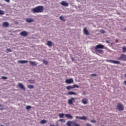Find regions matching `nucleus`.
Masks as SVG:
<instances>
[{
	"label": "nucleus",
	"instance_id": "1",
	"mask_svg": "<svg viewBox=\"0 0 126 126\" xmlns=\"http://www.w3.org/2000/svg\"><path fill=\"white\" fill-rule=\"evenodd\" d=\"M44 11V6L39 5L32 9V13H42Z\"/></svg>",
	"mask_w": 126,
	"mask_h": 126
},
{
	"label": "nucleus",
	"instance_id": "2",
	"mask_svg": "<svg viewBox=\"0 0 126 126\" xmlns=\"http://www.w3.org/2000/svg\"><path fill=\"white\" fill-rule=\"evenodd\" d=\"M104 49L103 44H98L96 45L94 50L97 53H98V54H104V50H103V49Z\"/></svg>",
	"mask_w": 126,
	"mask_h": 126
},
{
	"label": "nucleus",
	"instance_id": "3",
	"mask_svg": "<svg viewBox=\"0 0 126 126\" xmlns=\"http://www.w3.org/2000/svg\"><path fill=\"white\" fill-rule=\"evenodd\" d=\"M117 110L122 111H124L125 108L124 107V104L122 103H118L117 104Z\"/></svg>",
	"mask_w": 126,
	"mask_h": 126
},
{
	"label": "nucleus",
	"instance_id": "4",
	"mask_svg": "<svg viewBox=\"0 0 126 126\" xmlns=\"http://www.w3.org/2000/svg\"><path fill=\"white\" fill-rule=\"evenodd\" d=\"M118 61H123L126 62V55L125 54H122L120 57L117 59Z\"/></svg>",
	"mask_w": 126,
	"mask_h": 126
},
{
	"label": "nucleus",
	"instance_id": "5",
	"mask_svg": "<svg viewBox=\"0 0 126 126\" xmlns=\"http://www.w3.org/2000/svg\"><path fill=\"white\" fill-rule=\"evenodd\" d=\"M106 62H107V63H115V64H120V63H121V62H120V61L112 60H106Z\"/></svg>",
	"mask_w": 126,
	"mask_h": 126
},
{
	"label": "nucleus",
	"instance_id": "6",
	"mask_svg": "<svg viewBox=\"0 0 126 126\" xmlns=\"http://www.w3.org/2000/svg\"><path fill=\"white\" fill-rule=\"evenodd\" d=\"M76 98L74 97H71V99L68 100V104L69 105H73V102Z\"/></svg>",
	"mask_w": 126,
	"mask_h": 126
},
{
	"label": "nucleus",
	"instance_id": "7",
	"mask_svg": "<svg viewBox=\"0 0 126 126\" xmlns=\"http://www.w3.org/2000/svg\"><path fill=\"white\" fill-rule=\"evenodd\" d=\"M65 82L67 84H71V83H73V79H66Z\"/></svg>",
	"mask_w": 126,
	"mask_h": 126
},
{
	"label": "nucleus",
	"instance_id": "8",
	"mask_svg": "<svg viewBox=\"0 0 126 126\" xmlns=\"http://www.w3.org/2000/svg\"><path fill=\"white\" fill-rule=\"evenodd\" d=\"M61 5H63V6H68L69 4L65 1H62L61 2Z\"/></svg>",
	"mask_w": 126,
	"mask_h": 126
},
{
	"label": "nucleus",
	"instance_id": "9",
	"mask_svg": "<svg viewBox=\"0 0 126 126\" xmlns=\"http://www.w3.org/2000/svg\"><path fill=\"white\" fill-rule=\"evenodd\" d=\"M26 22H28V23H31L32 22H34V19H30V18H27L26 19Z\"/></svg>",
	"mask_w": 126,
	"mask_h": 126
},
{
	"label": "nucleus",
	"instance_id": "10",
	"mask_svg": "<svg viewBox=\"0 0 126 126\" xmlns=\"http://www.w3.org/2000/svg\"><path fill=\"white\" fill-rule=\"evenodd\" d=\"M83 33L85 34V35H89V32L86 29V28H84L83 29Z\"/></svg>",
	"mask_w": 126,
	"mask_h": 126
},
{
	"label": "nucleus",
	"instance_id": "11",
	"mask_svg": "<svg viewBox=\"0 0 126 126\" xmlns=\"http://www.w3.org/2000/svg\"><path fill=\"white\" fill-rule=\"evenodd\" d=\"M28 33H27V32L26 31H23L20 33V35L21 36H28Z\"/></svg>",
	"mask_w": 126,
	"mask_h": 126
},
{
	"label": "nucleus",
	"instance_id": "12",
	"mask_svg": "<svg viewBox=\"0 0 126 126\" xmlns=\"http://www.w3.org/2000/svg\"><path fill=\"white\" fill-rule=\"evenodd\" d=\"M18 86H19V87H20L21 89H22V90H24V91H25V87H24V86H23V84H22V83H19L18 84Z\"/></svg>",
	"mask_w": 126,
	"mask_h": 126
},
{
	"label": "nucleus",
	"instance_id": "13",
	"mask_svg": "<svg viewBox=\"0 0 126 126\" xmlns=\"http://www.w3.org/2000/svg\"><path fill=\"white\" fill-rule=\"evenodd\" d=\"M65 117L66 118H67V119H70V120H71V119L73 118V117H72V116H71V115H70L69 114H65Z\"/></svg>",
	"mask_w": 126,
	"mask_h": 126
},
{
	"label": "nucleus",
	"instance_id": "14",
	"mask_svg": "<svg viewBox=\"0 0 126 126\" xmlns=\"http://www.w3.org/2000/svg\"><path fill=\"white\" fill-rule=\"evenodd\" d=\"M18 63H28V61L20 60L18 61Z\"/></svg>",
	"mask_w": 126,
	"mask_h": 126
},
{
	"label": "nucleus",
	"instance_id": "15",
	"mask_svg": "<svg viewBox=\"0 0 126 126\" xmlns=\"http://www.w3.org/2000/svg\"><path fill=\"white\" fill-rule=\"evenodd\" d=\"M8 26H9V24L8 22H5L3 23L2 24L3 27H8Z\"/></svg>",
	"mask_w": 126,
	"mask_h": 126
},
{
	"label": "nucleus",
	"instance_id": "16",
	"mask_svg": "<svg viewBox=\"0 0 126 126\" xmlns=\"http://www.w3.org/2000/svg\"><path fill=\"white\" fill-rule=\"evenodd\" d=\"M53 42L51 41H48L47 43L46 44L47 46H48V47H52L53 46Z\"/></svg>",
	"mask_w": 126,
	"mask_h": 126
},
{
	"label": "nucleus",
	"instance_id": "17",
	"mask_svg": "<svg viewBox=\"0 0 126 126\" xmlns=\"http://www.w3.org/2000/svg\"><path fill=\"white\" fill-rule=\"evenodd\" d=\"M29 63L30 64H31V65H32V66L37 65V63H36V62L30 61Z\"/></svg>",
	"mask_w": 126,
	"mask_h": 126
},
{
	"label": "nucleus",
	"instance_id": "18",
	"mask_svg": "<svg viewBox=\"0 0 126 126\" xmlns=\"http://www.w3.org/2000/svg\"><path fill=\"white\" fill-rule=\"evenodd\" d=\"M83 104L86 105L87 104V98H83L82 100Z\"/></svg>",
	"mask_w": 126,
	"mask_h": 126
},
{
	"label": "nucleus",
	"instance_id": "19",
	"mask_svg": "<svg viewBox=\"0 0 126 126\" xmlns=\"http://www.w3.org/2000/svg\"><path fill=\"white\" fill-rule=\"evenodd\" d=\"M67 94L68 95H77V94L73 92H69L67 93Z\"/></svg>",
	"mask_w": 126,
	"mask_h": 126
},
{
	"label": "nucleus",
	"instance_id": "20",
	"mask_svg": "<svg viewBox=\"0 0 126 126\" xmlns=\"http://www.w3.org/2000/svg\"><path fill=\"white\" fill-rule=\"evenodd\" d=\"M64 116H65V114H63V113H60L59 114V117L60 118H63V117H64Z\"/></svg>",
	"mask_w": 126,
	"mask_h": 126
},
{
	"label": "nucleus",
	"instance_id": "21",
	"mask_svg": "<svg viewBox=\"0 0 126 126\" xmlns=\"http://www.w3.org/2000/svg\"><path fill=\"white\" fill-rule=\"evenodd\" d=\"M66 89H67V90H70V89H73V88L72 86H68L66 87Z\"/></svg>",
	"mask_w": 126,
	"mask_h": 126
},
{
	"label": "nucleus",
	"instance_id": "22",
	"mask_svg": "<svg viewBox=\"0 0 126 126\" xmlns=\"http://www.w3.org/2000/svg\"><path fill=\"white\" fill-rule=\"evenodd\" d=\"M47 123H48V121H47V120H43L40 121V124H46Z\"/></svg>",
	"mask_w": 126,
	"mask_h": 126
},
{
	"label": "nucleus",
	"instance_id": "23",
	"mask_svg": "<svg viewBox=\"0 0 126 126\" xmlns=\"http://www.w3.org/2000/svg\"><path fill=\"white\" fill-rule=\"evenodd\" d=\"M80 120H83L84 121H85L86 120H87V117H86V116H82L81 117H80Z\"/></svg>",
	"mask_w": 126,
	"mask_h": 126
},
{
	"label": "nucleus",
	"instance_id": "24",
	"mask_svg": "<svg viewBox=\"0 0 126 126\" xmlns=\"http://www.w3.org/2000/svg\"><path fill=\"white\" fill-rule=\"evenodd\" d=\"M28 88L30 89H33L34 88V86L32 85H29L28 86Z\"/></svg>",
	"mask_w": 126,
	"mask_h": 126
},
{
	"label": "nucleus",
	"instance_id": "25",
	"mask_svg": "<svg viewBox=\"0 0 126 126\" xmlns=\"http://www.w3.org/2000/svg\"><path fill=\"white\" fill-rule=\"evenodd\" d=\"M42 62L43 63H44V64H46V65H47V64L48 63V61H47L46 60H43Z\"/></svg>",
	"mask_w": 126,
	"mask_h": 126
},
{
	"label": "nucleus",
	"instance_id": "26",
	"mask_svg": "<svg viewBox=\"0 0 126 126\" xmlns=\"http://www.w3.org/2000/svg\"><path fill=\"white\" fill-rule=\"evenodd\" d=\"M72 87H73V88H79V86L76 84L73 85L72 86Z\"/></svg>",
	"mask_w": 126,
	"mask_h": 126
},
{
	"label": "nucleus",
	"instance_id": "27",
	"mask_svg": "<svg viewBox=\"0 0 126 126\" xmlns=\"http://www.w3.org/2000/svg\"><path fill=\"white\" fill-rule=\"evenodd\" d=\"M59 18H60V20H62L63 21H65L64 18H63V17L62 16H61Z\"/></svg>",
	"mask_w": 126,
	"mask_h": 126
},
{
	"label": "nucleus",
	"instance_id": "28",
	"mask_svg": "<svg viewBox=\"0 0 126 126\" xmlns=\"http://www.w3.org/2000/svg\"><path fill=\"white\" fill-rule=\"evenodd\" d=\"M6 51L7 53H11L12 52V50L9 48H7Z\"/></svg>",
	"mask_w": 126,
	"mask_h": 126
},
{
	"label": "nucleus",
	"instance_id": "29",
	"mask_svg": "<svg viewBox=\"0 0 126 126\" xmlns=\"http://www.w3.org/2000/svg\"><path fill=\"white\" fill-rule=\"evenodd\" d=\"M5 12L4 11L0 10V15H3V14H4Z\"/></svg>",
	"mask_w": 126,
	"mask_h": 126
},
{
	"label": "nucleus",
	"instance_id": "30",
	"mask_svg": "<svg viewBox=\"0 0 126 126\" xmlns=\"http://www.w3.org/2000/svg\"><path fill=\"white\" fill-rule=\"evenodd\" d=\"M100 32L102 33V34H105V33H106V32L104 31V30H100Z\"/></svg>",
	"mask_w": 126,
	"mask_h": 126
},
{
	"label": "nucleus",
	"instance_id": "31",
	"mask_svg": "<svg viewBox=\"0 0 126 126\" xmlns=\"http://www.w3.org/2000/svg\"><path fill=\"white\" fill-rule=\"evenodd\" d=\"M122 49H123V53H126V47H123L122 48Z\"/></svg>",
	"mask_w": 126,
	"mask_h": 126
},
{
	"label": "nucleus",
	"instance_id": "32",
	"mask_svg": "<svg viewBox=\"0 0 126 126\" xmlns=\"http://www.w3.org/2000/svg\"><path fill=\"white\" fill-rule=\"evenodd\" d=\"M31 108V106L28 105V106H27L26 107V109L27 110H30V108Z\"/></svg>",
	"mask_w": 126,
	"mask_h": 126
},
{
	"label": "nucleus",
	"instance_id": "33",
	"mask_svg": "<svg viewBox=\"0 0 126 126\" xmlns=\"http://www.w3.org/2000/svg\"><path fill=\"white\" fill-rule=\"evenodd\" d=\"M1 78H2V79H4V80L7 79V77H5V76H2Z\"/></svg>",
	"mask_w": 126,
	"mask_h": 126
},
{
	"label": "nucleus",
	"instance_id": "34",
	"mask_svg": "<svg viewBox=\"0 0 126 126\" xmlns=\"http://www.w3.org/2000/svg\"><path fill=\"white\" fill-rule=\"evenodd\" d=\"M91 76H97V74H91Z\"/></svg>",
	"mask_w": 126,
	"mask_h": 126
},
{
	"label": "nucleus",
	"instance_id": "35",
	"mask_svg": "<svg viewBox=\"0 0 126 126\" xmlns=\"http://www.w3.org/2000/svg\"><path fill=\"white\" fill-rule=\"evenodd\" d=\"M4 1H6V2H8V3H9L10 2V0H4Z\"/></svg>",
	"mask_w": 126,
	"mask_h": 126
},
{
	"label": "nucleus",
	"instance_id": "36",
	"mask_svg": "<svg viewBox=\"0 0 126 126\" xmlns=\"http://www.w3.org/2000/svg\"><path fill=\"white\" fill-rule=\"evenodd\" d=\"M91 123H96V121L95 120H91Z\"/></svg>",
	"mask_w": 126,
	"mask_h": 126
},
{
	"label": "nucleus",
	"instance_id": "37",
	"mask_svg": "<svg viewBox=\"0 0 126 126\" xmlns=\"http://www.w3.org/2000/svg\"><path fill=\"white\" fill-rule=\"evenodd\" d=\"M86 126H91V124H87Z\"/></svg>",
	"mask_w": 126,
	"mask_h": 126
},
{
	"label": "nucleus",
	"instance_id": "38",
	"mask_svg": "<svg viewBox=\"0 0 126 126\" xmlns=\"http://www.w3.org/2000/svg\"><path fill=\"white\" fill-rule=\"evenodd\" d=\"M75 118H76V119H79L80 120V117H79L78 116H76Z\"/></svg>",
	"mask_w": 126,
	"mask_h": 126
},
{
	"label": "nucleus",
	"instance_id": "39",
	"mask_svg": "<svg viewBox=\"0 0 126 126\" xmlns=\"http://www.w3.org/2000/svg\"><path fill=\"white\" fill-rule=\"evenodd\" d=\"M0 110L1 111H2V110H4V108H0Z\"/></svg>",
	"mask_w": 126,
	"mask_h": 126
},
{
	"label": "nucleus",
	"instance_id": "40",
	"mask_svg": "<svg viewBox=\"0 0 126 126\" xmlns=\"http://www.w3.org/2000/svg\"><path fill=\"white\" fill-rule=\"evenodd\" d=\"M124 84L125 85H126V81H124Z\"/></svg>",
	"mask_w": 126,
	"mask_h": 126
},
{
	"label": "nucleus",
	"instance_id": "41",
	"mask_svg": "<svg viewBox=\"0 0 126 126\" xmlns=\"http://www.w3.org/2000/svg\"><path fill=\"white\" fill-rule=\"evenodd\" d=\"M59 121L60 122H63V119H60Z\"/></svg>",
	"mask_w": 126,
	"mask_h": 126
},
{
	"label": "nucleus",
	"instance_id": "42",
	"mask_svg": "<svg viewBox=\"0 0 126 126\" xmlns=\"http://www.w3.org/2000/svg\"><path fill=\"white\" fill-rule=\"evenodd\" d=\"M71 61H75V60H74V59H73V58H71Z\"/></svg>",
	"mask_w": 126,
	"mask_h": 126
},
{
	"label": "nucleus",
	"instance_id": "43",
	"mask_svg": "<svg viewBox=\"0 0 126 126\" xmlns=\"http://www.w3.org/2000/svg\"><path fill=\"white\" fill-rule=\"evenodd\" d=\"M50 126H56L52 125H50Z\"/></svg>",
	"mask_w": 126,
	"mask_h": 126
},
{
	"label": "nucleus",
	"instance_id": "44",
	"mask_svg": "<svg viewBox=\"0 0 126 126\" xmlns=\"http://www.w3.org/2000/svg\"><path fill=\"white\" fill-rule=\"evenodd\" d=\"M124 30L126 31V28H124Z\"/></svg>",
	"mask_w": 126,
	"mask_h": 126
},
{
	"label": "nucleus",
	"instance_id": "45",
	"mask_svg": "<svg viewBox=\"0 0 126 126\" xmlns=\"http://www.w3.org/2000/svg\"><path fill=\"white\" fill-rule=\"evenodd\" d=\"M106 43H109V41L106 40Z\"/></svg>",
	"mask_w": 126,
	"mask_h": 126
},
{
	"label": "nucleus",
	"instance_id": "46",
	"mask_svg": "<svg viewBox=\"0 0 126 126\" xmlns=\"http://www.w3.org/2000/svg\"><path fill=\"white\" fill-rule=\"evenodd\" d=\"M0 107H2V105H1V104H0Z\"/></svg>",
	"mask_w": 126,
	"mask_h": 126
},
{
	"label": "nucleus",
	"instance_id": "47",
	"mask_svg": "<svg viewBox=\"0 0 126 126\" xmlns=\"http://www.w3.org/2000/svg\"><path fill=\"white\" fill-rule=\"evenodd\" d=\"M124 75H125V77H126V74H125Z\"/></svg>",
	"mask_w": 126,
	"mask_h": 126
}]
</instances>
